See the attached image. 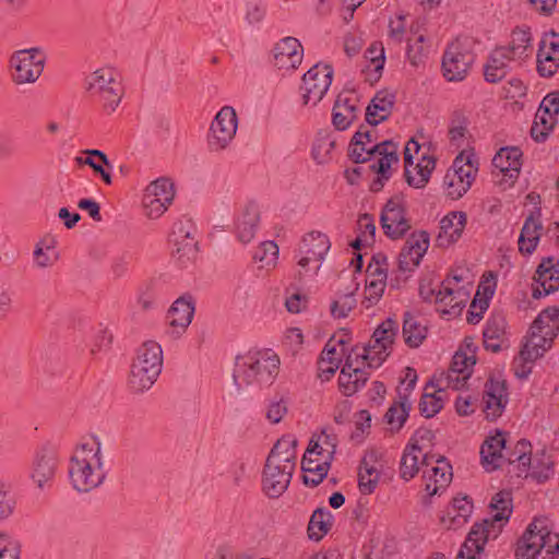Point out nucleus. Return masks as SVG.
I'll list each match as a JSON object with an SVG mask.
<instances>
[{
  "instance_id": "obj_1",
  "label": "nucleus",
  "mask_w": 559,
  "mask_h": 559,
  "mask_svg": "<svg viewBox=\"0 0 559 559\" xmlns=\"http://www.w3.org/2000/svg\"><path fill=\"white\" fill-rule=\"evenodd\" d=\"M297 438L287 433L271 449L262 472V491L269 498L281 497L288 488L297 465Z\"/></svg>"
},
{
  "instance_id": "obj_2",
  "label": "nucleus",
  "mask_w": 559,
  "mask_h": 559,
  "mask_svg": "<svg viewBox=\"0 0 559 559\" xmlns=\"http://www.w3.org/2000/svg\"><path fill=\"white\" fill-rule=\"evenodd\" d=\"M490 519L475 523L461 546L455 559H479L485 544L496 538L512 513V498L509 491L497 492L490 501Z\"/></svg>"
},
{
  "instance_id": "obj_3",
  "label": "nucleus",
  "mask_w": 559,
  "mask_h": 559,
  "mask_svg": "<svg viewBox=\"0 0 559 559\" xmlns=\"http://www.w3.org/2000/svg\"><path fill=\"white\" fill-rule=\"evenodd\" d=\"M107 476L102 445L96 440L78 445L70 459L69 478L79 492L99 487Z\"/></svg>"
},
{
  "instance_id": "obj_4",
  "label": "nucleus",
  "mask_w": 559,
  "mask_h": 559,
  "mask_svg": "<svg viewBox=\"0 0 559 559\" xmlns=\"http://www.w3.org/2000/svg\"><path fill=\"white\" fill-rule=\"evenodd\" d=\"M85 91L104 114L111 115L124 96L122 75L114 67H102L85 78Z\"/></svg>"
},
{
  "instance_id": "obj_5",
  "label": "nucleus",
  "mask_w": 559,
  "mask_h": 559,
  "mask_svg": "<svg viewBox=\"0 0 559 559\" xmlns=\"http://www.w3.org/2000/svg\"><path fill=\"white\" fill-rule=\"evenodd\" d=\"M368 136L369 130L361 126L350 141L348 155L356 164L366 163L372 158H377V160L370 165V169L376 174H382L385 176L388 168L399 162V146L391 140H385L376 144L372 142L370 144L368 141H364V138Z\"/></svg>"
},
{
  "instance_id": "obj_6",
  "label": "nucleus",
  "mask_w": 559,
  "mask_h": 559,
  "mask_svg": "<svg viewBox=\"0 0 559 559\" xmlns=\"http://www.w3.org/2000/svg\"><path fill=\"white\" fill-rule=\"evenodd\" d=\"M163 368V349L155 341H145L136 349L128 379L130 389L142 393L152 388Z\"/></svg>"
},
{
  "instance_id": "obj_7",
  "label": "nucleus",
  "mask_w": 559,
  "mask_h": 559,
  "mask_svg": "<svg viewBox=\"0 0 559 559\" xmlns=\"http://www.w3.org/2000/svg\"><path fill=\"white\" fill-rule=\"evenodd\" d=\"M47 62L41 47H31L12 52L8 61L9 76L15 86L33 85L41 76Z\"/></svg>"
},
{
  "instance_id": "obj_8",
  "label": "nucleus",
  "mask_w": 559,
  "mask_h": 559,
  "mask_svg": "<svg viewBox=\"0 0 559 559\" xmlns=\"http://www.w3.org/2000/svg\"><path fill=\"white\" fill-rule=\"evenodd\" d=\"M474 40L468 36H459L450 43L442 57L443 76L457 82L465 79L475 60Z\"/></svg>"
},
{
  "instance_id": "obj_9",
  "label": "nucleus",
  "mask_w": 559,
  "mask_h": 559,
  "mask_svg": "<svg viewBox=\"0 0 559 559\" xmlns=\"http://www.w3.org/2000/svg\"><path fill=\"white\" fill-rule=\"evenodd\" d=\"M280 364V357L272 349H250L247 353V385L270 386L278 374Z\"/></svg>"
},
{
  "instance_id": "obj_10",
  "label": "nucleus",
  "mask_w": 559,
  "mask_h": 559,
  "mask_svg": "<svg viewBox=\"0 0 559 559\" xmlns=\"http://www.w3.org/2000/svg\"><path fill=\"white\" fill-rule=\"evenodd\" d=\"M237 131V115L233 107L224 106L211 122L206 144L210 152L226 150Z\"/></svg>"
},
{
  "instance_id": "obj_11",
  "label": "nucleus",
  "mask_w": 559,
  "mask_h": 559,
  "mask_svg": "<svg viewBox=\"0 0 559 559\" xmlns=\"http://www.w3.org/2000/svg\"><path fill=\"white\" fill-rule=\"evenodd\" d=\"M552 535L546 519H534L516 543L514 559H536Z\"/></svg>"
},
{
  "instance_id": "obj_12",
  "label": "nucleus",
  "mask_w": 559,
  "mask_h": 559,
  "mask_svg": "<svg viewBox=\"0 0 559 559\" xmlns=\"http://www.w3.org/2000/svg\"><path fill=\"white\" fill-rule=\"evenodd\" d=\"M331 248V242L325 234L320 231H311L305 235L298 248L296 258L298 259L297 264L300 267L298 276L301 277L309 271L307 269L310 263H316L313 266V273H317L320 269V262L324 259L325 254Z\"/></svg>"
},
{
  "instance_id": "obj_13",
  "label": "nucleus",
  "mask_w": 559,
  "mask_h": 559,
  "mask_svg": "<svg viewBox=\"0 0 559 559\" xmlns=\"http://www.w3.org/2000/svg\"><path fill=\"white\" fill-rule=\"evenodd\" d=\"M476 364L474 355H467L463 352H456L452 358L450 368L447 371L435 373L430 379V384L445 385L453 390H461L471 378L473 366Z\"/></svg>"
},
{
  "instance_id": "obj_14",
  "label": "nucleus",
  "mask_w": 559,
  "mask_h": 559,
  "mask_svg": "<svg viewBox=\"0 0 559 559\" xmlns=\"http://www.w3.org/2000/svg\"><path fill=\"white\" fill-rule=\"evenodd\" d=\"M380 223L384 234L391 239H400L411 229L402 195H394L388 200L381 212Z\"/></svg>"
},
{
  "instance_id": "obj_15",
  "label": "nucleus",
  "mask_w": 559,
  "mask_h": 559,
  "mask_svg": "<svg viewBox=\"0 0 559 559\" xmlns=\"http://www.w3.org/2000/svg\"><path fill=\"white\" fill-rule=\"evenodd\" d=\"M333 76V69L329 64H314L302 76L301 90L304 103L316 105L328 92Z\"/></svg>"
},
{
  "instance_id": "obj_16",
  "label": "nucleus",
  "mask_w": 559,
  "mask_h": 559,
  "mask_svg": "<svg viewBox=\"0 0 559 559\" xmlns=\"http://www.w3.org/2000/svg\"><path fill=\"white\" fill-rule=\"evenodd\" d=\"M423 466H425L424 478L428 479L426 491L429 495H437L448 487L453 474L452 467L445 457L426 453L423 456Z\"/></svg>"
},
{
  "instance_id": "obj_17",
  "label": "nucleus",
  "mask_w": 559,
  "mask_h": 559,
  "mask_svg": "<svg viewBox=\"0 0 559 559\" xmlns=\"http://www.w3.org/2000/svg\"><path fill=\"white\" fill-rule=\"evenodd\" d=\"M555 336L556 332H554L550 325H538L537 329H535L534 321L525 337L526 341L516 357V361H535L551 347Z\"/></svg>"
},
{
  "instance_id": "obj_18",
  "label": "nucleus",
  "mask_w": 559,
  "mask_h": 559,
  "mask_svg": "<svg viewBox=\"0 0 559 559\" xmlns=\"http://www.w3.org/2000/svg\"><path fill=\"white\" fill-rule=\"evenodd\" d=\"M429 248V234L414 231L406 240L399 254V267L403 272L417 267Z\"/></svg>"
},
{
  "instance_id": "obj_19",
  "label": "nucleus",
  "mask_w": 559,
  "mask_h": 559,
  "mask_svg": "<svg viewBox=\"0 0 559 559\" xmlns=\"http://www.w3.org/2000/svg\"><path fill=\"white\" fill-rule=\"evenodd\" d=\"M58 466L56 452L47 447L39 449L33 460L31 478L39 489L49 487Z\"/></svg>"
},
{
  "instance_id": "obj_20",
  "label": "nucleus",
  "mask_w": 559,
  "mask_h": 559,
  "mask_svg": "<svg viewBox=\"0 0 559 559\" xmlns=\"http://www.w3.org/2000/svg\"><path fill=\"white\" fill-rule=\"evenodd\" d=\"M193 314V298L190 295L179 297L174 301L167 313L168 333L175 338L180 337L192 322Z\"/></svg>"
},
{
  "instance_id": "obj_21",
  "label": "nucleus",
  "mask_w": 559,
  "mask_h": 559,
  "mask_svg": "<svg viewBox=\"0 0 559 559\" xmlns=\"http://www.w3.org/2000/svg\"><path fill=\"white\" fill-rule=\"evenodd\" d=\"M304 48L300 41L287 36L277 41L273 48V62L278 69L295 70L302 61Z\"/></svg>"
},
{
  "instance_id": "obj_22",
  "label": "nucleus",
  "mask_w": 559,
  "mask_h": 559,
  "mask_svg": "<svg viewBox=\"0 0 559 559\" xmlns=\"http://www.w3.org/2000/svg\"><path fill=\"white\" fill-rule=\"evenodd\" d=\"M522 152L516 146L502 147L492 158V165L502 174L501 182L512 186L522 166Z\"/></svg>"
},
{
  "instance_id": "obj_23",
  "label": "nucleus",
  "mask_w": 559,
  "mask_h": 559,
  "mask_svg": "<svg viewBox=\"0 0 559 559\" xmlns=\"http://www.w3.org/2000/svg\"><path fill=\"white\" fill-rule=\"evenodd\" d=\"M533 297L538 299L559 289V264L554 259L544 260L537 267L534 276Z\"/></svg>"
},
{
  "instance_id": "obj_24",
  "label": "nucleus",
  "mask_w": 559,
  "mask_h": 559,
  "mask_svg": "<svg viewBox=\"0 0 559 559\" xmlns=\"http://www.w3.org/2000/svg\"><path fill=\"white\" fill-rule=\"evenodd\" d=\"M484 412L486 414L487 419H496L498 418L508 402V393L507 385L504 381L495 380L490 378L487 380L485 384L484 391Z\"/></svg>"
},
{
  "instance_id": "obj_25",
  "label": "nucleus",
  "mask_w": 559,
  "mask_h": 559,
  "mask_svg": "<svg viewBox=\"0 0 559 559\" xmlns=\"http://www.w3.org/2000/svg\"><path fill=\"white\" fill-rule=\"evenodd\" d=\"M506 437L501 431L486 438L480 447V461L487 472L496 471L504 464Z\"/></svg>"
},
{
  "instance_id": "obj_26",
  "label": "nucleus",
  "mask_w": 559,
  "mask_h": 559,
  "mask_svg": "<svg viewBox=\"0 0 559 559\" xmlns=\"http://www.w3.org/2000/svg\"><path fill=\"white\" fill-rule=\"evenodd\" d=\"M358 97L353 92L337 96L332 114V122L336 130H346L358 117Z\"/></svg>"
},
{
  "instance_id": "obj_27",
  "label": "nucleus",
  "mask_w": 559,
  "mask_h": 559,
  "mask_svg": "<svg viewBox=\"0 0 559 559\" xmlns=\"http://www.w3.org/2000/svg\"><path fill=\"white\" fill-rule=\"evenodd\" d=\"M468 294L462 287L451 286V280L442 281L441 295L438 299L437 310L451 317L459 316L467 301Z\"/></svg>"
},
{
  "instance_id": "obj_28",
  "label": "nucleus",
  "mask_w": 559,
  "mask_h": 559,
  "mask_svg": "<svg viewBox=\"0 0 559 559\" xmlns=\"http://www.w3.org/2000/svg\"><path fill=\"white\" fill-rule=\"evenodd\" d=\"M278 246L273 240L262 241L252 252V272L257 277H265L277 265Z\"/></svg>"
},
{
  "instance_id": "obj_29",
  "label": "nucleus",
  "mask_w": 559,
  "mask_h": 559,
  "mask_svg": "<svg viewBox=\"0 0 559 559\" xmlns=\"http://www.w3.org/2000/svg\"><path fill=\"white\" fill-rule=\"evenodd\" d=\"M369 372L353 362V355H348L338 376V384L344 395L350 396L364 386Z\"/></svg>"
},
{
  "instance_id": "obj_30",
  "label": "nucleus",
  "mask_w": 559,
  "mask_h": 559,
  "mask_svg": "<svg viewBox=\"0 0 559 559\" xmlns=\"http://www.w3.org/2000/svg\"><path fill=\"white\" fill-rule=\"evenodd\" d=\"M510 50L503 46L495 48L485 66V79L487 82L497 83L501 81L508 73L511 62H519L516 58H512Z\"/></svg>"
},
{
  "instance_id": "obj_31",
  "label": "nucleus",
  "mask_w": 559,
  "mask_h": 559,
  "mask_svg": "<svg viewBox=\"0 0 559 559\" xmlns=\"http://www.w3.org/2000/svg\"><path fill=\"white\" fill-rule=\"evenodd\" d=\"M504 463L509 465L508 472L514 473L518 477H527L531 465L532 444L521 439L516 442L512 451L504 450Z\"/></svg>"
},
{
  "instance_id": "obj_32",
  "label": "nucleus",
  "mask_w": 559,
  "mask_h": 559,
  "mask_svg": "<svg viewBox=\"0 0 559 559\" xmlns=\"http://www.w3.org/2000/svg\"><path fill=\"white\" fill-rule=\"evenodd\" d=\"M542 230L540 212H532L522 227L519 237V250L524 254H532L539 242Z\"/></svg>"
},
{
  "instance_id": "obj_33",
  "label": "nucleus",
  "mask_w": 559,
  "mask_h": 559,
  "mask_svg": "<svg viewBox=\"0 0 559 559\" xmlns=\"http://www.w3.org/2000/svg\"><path fill=\"white\" fill-rule=\"evenodd\" d=\"M436 167V158L424 153L417 164L405 165V178L411 187L416 189L424 188Z\"/></svg>"
},
{
  "instance_id": "obj_34",
  "label": "nucleus",
  "mask_w": 559,
  "mask_h": 559,
  "mask_svg": "<svg viewBox=\"0 0 559 559\" xmlns=\"http://www.w3.org/2000/svg\"><path fill=\"white\" fill-rule=\"evenodd\" d=\"M395 102L394 94L388 91L378 92L366 110V120L371 126H378L384 121L393 109Z\"/></svg>"
},
{
  "instance_id": "obj_35",
  "label": "nucleus",
  "mask_w": 559,
  "mask_h": 559,
  "mask_svg": "<svg viewBox=\"0 0 559 559\" xmlns=\"http://www.w3.org/2000/svg\"><path fill=\"white\" fill-rule=\"evenodd\" d=\"M449 388L450 386L445 385L439 386L430 384V380L427 382L419 403V409L423 416L431 418L443 408L447 395L445 390Z\"/></svg>"
},
{
  "instance_id": "obj_36",
  "label": "nucleus",
  "mask_w": 559,
  "mask_h": 559,
  "mask_svg": "<svg viewBox=\"0 0 559 559\" xmlns=\"http://www.w3.org/2000/svg\"><path fill=\"white\" fill-rule=\"evenodd\" d=\"M331 463L328 461L320 460L314 455H310L309 453H305L301 462L304 475V483L307 486L316 487L318 486L328 475Z\"/></svg>"
},
{
  "instance_id": "obj_37",
  "label": "nucleus",
  "mask_w": 559,
  "mask_h": 559,
  "mask_svg": "<svg viewBox=\"0 0 559 559\" xmlns=\"http://www.w3.org/2000/svg\"><path fill=\"white\" fill-rule=\"evenodd\" d=\"M507 322L503 316H492L488 319L484 330V345L486 349L497 353L501 349L506 338Z\"/></svg>"
},
{
  "instance_id": "obj_38",
  "label": "nucleus",
  "mask_w": 559,
  "mask_h": 559,
  "mask_svg": "<svg viewBox=\"0 0 559 559\" xmlns=\"http://www.w3.org/2000/svg\"><path fill=\"white\" fill-rule=\"evenodd\" d=\"M376 455L370 453L362 459L358 472V486L364 495H370L374 491L379 481L380 473L374 466Z\"/></svg>"
},
{
  "instance_id": "obj_39",
  "label": "nucleus",
  "mask_w": 559,
  "mask_h": 559,
  "mask_svg": "<svg viewBox=\"0 0 559 559\" xmlns=\"http://www.w3.org/2000/svg\"><path fill=\"white\" fill-rule=\"evenodd\" d=\"M426 453L417 444L409 443L404 449L401 463H400V476L404 480L414 478L419 472L420 464L423 465V456Z\"/></svg>"
},
{
  "instance_id": "obj_40",
  "label": "nucleus",
  "mask_w": 559,
  "mask_h": 559,
  "mask_svg": "<svg viewBox=\"0 0 559 559\" xmlns=\"http://www.w3.org/2000/svg\"><path fill=\"white\" fill-rule=\"evenodd\" d=\"M516 58L519 62L530 57L533 52L532 36L530 28L515 27L511 34V41L504 46Z\"/></svg>"
},
{
  "instance_id": "obj_41",
  "label": "nucleus",
  "mask_w": 559,
  "mask_h": 559,
  "mask_svg": "<svg viewBox=\"0 0 559 559\" xmlns=\"http://www.w3.org/2000/svg\"><path fill=\"white\" fill-rule=\"evenodd\" d=\"M466 225V214L463 212H451L440 222L439 240L447 238L448 242L456 241Z\"/></svg>"
},
{
  "instance_id": "obj_42",
  "label": "nucleus",
  "mask_w": 559,
  "mask_h": 559,
  "mask_svg": "<svg viewBox=\"0 0 559 559\" xmlns=\"http://www.w3.org/2000/svg\"><path fill=\"white\" fill-rule=\"evenodd\" d=\"M333 514L325 508H318L313 511L309 524L308 536L312 540H320L325 536L333 525Z\"/></svg>"
},
{
  "instance_id": "obj_43",
  "label": "nucleus",
  "mask_w": 559,
  "mask_h": 559,
  "mask_svg": "<svg viewBox=\"0 0 559 559\" xmlns=\"http://www.w3.org/2000/svg\"><path fill=\"white\" fill-rule=\"evenodd\" d=\"M409 411L411 403L408 402L407 395L400 394V401L393 403L385 414V419L391 427V431H400L408 417Z\"/></svg>"
},
{
  "instance_id": "obj_44",
  "label": "nucleus",
  "mask_w": 559,
  "mask_h": 559,
  "mask_svg": "<svg viewBox=\"0 0 559 559\" xmlns=\"http://www.w3.org/2000/svg\"><path fill=\"white\" fill-rule=\"evenodd\" d=\"M426 328L417 319L406 312L403 322V337L409 347H418L426 337Z\"/></svg>"
},
{
  "instance_id": "obj_45",
  "label": "nucleus",
  "mask_w": 559,
  "mask_h": 559,
  "mask_svg": "<svg viewBox=\"0 0 559 559\" xmlns=\"http://www.w3.org/2000/svg\"><path fill=\"white\" fill-rule=\"evenodd\" d=\"M33 258L34 264L39 269L53 265L58 260L53 238L41 239L35 247Z\"/></svg>"
},
{
  "instance_id": "obj_46",
  "label": "nucleus",
  "mask_w": 559,
  "mask_h": 559,
  "mask_svg": "<svg viewBox=\"0 0 559 559\" xmlns=\"http://www.w3.org/2000/svg\"><path fill=\"white\" fill-rule=\"evenodd\" d=\"M552 475V462L545 451L531 454L530 474L538 481H545Z\"/></svg>"
},
{
  "instance_id": "obj_47",
  "label": "nucleus",
  "mask_w": 559,
  "mask_h": 559,
  "mask_svg": "<svg viewBox=\"0 0 559 559\" xmlns=\"http://www.w3.org/2000/svg\"><path fill=\"white\" fill-rule=\"evenodd\" d=\"M556 121V117L547 115V112L538 109L535 115L534 123L531 128L532 138L537 142H544L555 127Z\"/></svg>"
},
{
  "instance_id": "obj_48",
  "label": "nucleus",
  "mask_w": 559,
  "mask_h": 559,
  "mask_svg": "<svg viewBox=\"0 0 559 559\" xmlns=\"http://www.w3.org/2000/svg\"><path fill=\"white\" fill-rule=\"evenodd\" d=\"M397 329V322L389 318L376 329L370 342L374 343L376 347L383 345L391 349Z\"/></svg>"
},
{
  "instance_id": "obj_49",
  "label": "nucleus",
  "mask_w": 559,
  "mask_h": 559,
  "mask_svg": "<svg viewBox=\"0 0 559 559\" xmlns=\"http://www.w3.org/2000/svg\"><path fill=\"white\" fill-rule=\"evenodd\" d=\"M451 171H455L456 176L462 177L465 182L472 186L475 180L477 167L472 162L471 156L460 153L453 160L452 166L449 168Z\"/></svg>"
},
{
  "instance_id": "obj_50",
  "label": "nucleus",
  "mask_w": 559,
  "mask_h": 559,
  "mask_svg": "<svg viewBox=\"0 0 559 559\" xmlns=\"http://www.w3.org/2000/svg\"><path fill=\"white\" fill-rule=\"evenodd\" d=\"M389 348L383 345L376 347L374 343L369 342L367 346L361 347V359L362 365H367L368 368H378L382 365L385 358L390 354Z\"/></svg>"
},
{
  "instance_id": "obj_51",
  "label": "nucleus",
  "mask_w": 559,
  "mask_h": 559,
  "mask_svg": "<svg viewBox=\"0 0 559 559\" xmlns=\"http://www.w3.org/2000/svg\"><path fill=\"white\" fill-rule=\"evenodd\" d=\"M443 187L445 189L447 195L452 200H457L462 198L471 188V185L464 181L462 177L456 176L455 171H448L443 178Z\"/></svg>"
},
{
  "instance_id": "obj_52",
  "label": "nucleus",
  "mask_w": 559,
  "mask_h": 559,
  "mask_svg": "<svg viewBox=\"0 0 559 559\" xmlns=\"http://www.w3.org/2000/svg\"><path fill=\"white\" fill-rule=\"evenodd\" d=\"M335 145L328 134H320L313 142L311 156L318 164H325L331 159V152Z\"/></svg>"
},
{
  "instance_id": "obj_53",
  "label": "nucleus",
  "mask_w": 559,
  "mask_h": 559,
  "mask_svg": "<svg viewBox=\"0 0 559 559\" xmlns=\"http://www.w3.org/2000/svg\"><path fill=\"white\" fill-rule=\"evenodd\" d=\"M146 190L167 206L171 204L175 197L174 186L166 178H159L151 182Z\"/></svg>"
},
{
  "instance_id": "obj_54",
  "label": "nucleus",
  "mask_w": 559,
  "mask_h": 559,
  "mask_svg": "<svg viewBox=\"0 0 559 559\" xmlns=\"http://www.w3.org/2000/svg\"><path fill=\"white\" fill-rule=\"evenodd\" d=\"M442 282L435 280L432 276H426L419 283V296L426 302L437 306L441 295Z\"/></svg>"
},
{
  "instance_id": "obj_55",
  "label": "nucleus",
  "mask_w": 559,
  "mask_h": 559,
  "mask_svg": "<svg viewBox=\"0 0 559 559\" xmlns=\"http://www.w3.org/2000/svg\"><path fill=\"white\" fill-rule=\"evenodd\" d=\"M466 132L467 127L465 118L461 114H455L451 120L448 132L451 145L455 146L456 148L463 146Z\"/></svg>"
},
{
  "instance_id": "obj_56",
  "label": "nucleus",
  "mask_w": 559,
  "mask_h": 559,
  "mask_svg": "<svg viewBox=\"0 0 559 559\" xmlns=\"http://www.w3.org/2000/svg\"><path fill=\"white\" fill-rule=\"evenodd\" d=\"M538 53L543 60L559 61V34L554 31L542 40Z\"/></svg>"
},
{
  "instance_id": "obj_57",
  "label": "nucleus",
  "mask_w": 559,
  "mask_h": 559,
  "mask_svg": "<svg viewBox=\"0 0 559 559\" xmlns=\"http://www.w3.org/2000/svg\"><path fill=\"white\" fill-rule=\"evenodd\" d=\"M385 288V282H381V278H370L366 281L365 298L362 306L370 308L378 304L381 299Z\"/></svg>"
},
{
  "instance_id": "obj_58",
  "label": "nucleus",
  "mask_w": 559,
  "mask_h": 559,
  "mask_svg": "<svg viewBox=\"0 0 559 559\" xmlns=\"http://www.w3.org/2000/svg\"><path fill=\"white\" fill-rule=\"evenodd\" d=\"M316 438L317 442L324 447L323 459L332 463L338 444L337 436L331 428H323L319 435H316Z\"/></svg>"
},
{
  "instance_id": "obj_59",
  "label": "nucleus",
  "mask_w": 559,
  "mask_h": 559,
  "mask_svg": "<svg viewBox=\"0 0 559 559\" xmlns=\"http://www.w3.org/2000/svg\"><path fill=\"white\" fill-rule=\"evenodd\" d=\"M195 228L193 223L188 219H179L174 223L173 229L169 236V241L173 245L181 243V240L194 238Z\"/></svg>"
},
{
  "instance_id": "obj_60",
  "label": "nucleus",
  "mask_w": 559,
  "mask_h": 559,
  "mask_svg": "<svg viewBox=\"0 0 559 559\" xmlns=\"http://www.w3.org/2000/svg\"><path fill=\"white\" fill-rule=\"evenodd\" d=\"M356 307V299L353 294L341 295L330 307L331 314L335 319L346 318Z\"/></svg>"
},
{
  "instance_id": "obj_61",
  "label": "nucleus",
  "mask_w": 559,
  "mask_h": 559,
  "mask_svg": "<svg viewBox=\"0 0 559 559\" xmlns=\"http://www.w3.org/2000/svg\"><path fill=\"white\" fill-rule=\"evenodd\" d=\"M20 542L7 533H0V559H20Z\"/></svg>"
},
{
  "instance_id": "obj_62",
  "label": "nucleus",
  "mask_w": 559,
  "mask_h": 559,
  "mask_svg": "<svg viewBox=\"0 0 559 559\" xmlns=\"http://www.w3.org/2000/svg\"><path fill=\"white\" fill-rule=\"evenodd\" d=\"M473 511V502L468 497H456L452 502V511L449 512L453 516V521L457 524L467 521Z\"/></svg>"
},
{
  "instance_id": "obj_63",
  "label": "nucleus",
  "mask_w": 559,
  "mask_h": 559,
  "mask_svg": "<svg viewBox=\"0 0 559 559\" xmlns=\"http://www.w3.org/2000/svg\"><path fill=\"white\" fill-rule=\"evenodd\" d=\"M365 58L370 61V66L373 67V70L379 78L381 75L385 62L384 47L382 43H372L365 51Z\"/></svg>"
},
{
  "instance_id": "obj_64",
  "label": "nucleus",
  "mask_w": 559,
  "mask_h": 559,
  "mask_svg": "<svg viewBox=\"0 0 559 559\" xmlns=\"http://www.w3.org/2000/svg\"><path fill=\"white\" fill-rule=\"evenodd\" d=\"M142 203L145 210V215L153 219L160 217L168 209L167 205L157 200L146 189L143 194Z\"/></svg>"
}]
</instances>
